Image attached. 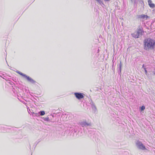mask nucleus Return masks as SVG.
<instances>
[{
	"label": "nucleus",
	"mask_w": 155,
	"mask_h": 155,
	"mask_svg": "<svg viewBox=\"0 0 155 155\" xmlns=\"http://www.w3.org/2000/svg\"><path fill=\"white\" fill-rule=\"evenodd\" d=\"M74 132H75V133L77 132L76 131V130H74Z\"/></svg>",
	"instance_id": "19"
},
{
	"label": "nucleus",
	"mask_w": 155,
	"mask_h": 155,
	"mask_svg": "<svg viewBox=\"0 0 155 155\" xmlns=\"http://www.w3.org/2000/svg\"><path fill=\"white\" fill-rule=\"evenodd\" d=\"M152 2L151 0H148V5L151 8H153L155 7V5L153 3H152Z\"/></svg>",
	"instance_id": "9"
},
{
	"label": "nucleus",
	"mask_w": 155,
	"mask_h": 155,
	"mask_svg": "<svg viewBox=\"0 0 155 155\" xmlns=\"http://www.w3.org/2000/svg\"><path fill=\"white\" fill-rule=\"evenodd\" d=\"M136 145L137 147L139 149L142 150H145L146 148H145V146L141 142L137 141L136 143Z\"/></svg>",
	"instance_id": "3"
},
{
	"label": "nucleus",
	"mask_w": 155,
	"mask_h": 155,
	"mask_svg": "<svg viewBox=\"0 0 155 155\" xmlns=\"http://www.w3.org/2000/svg\"><path fill=\"white\" fill-rule=\"evenodd\" d=\"M145 107L143 105L141 107V111L145 109Z\"/></svg>",
	"instance_id": "16"
},
{
	"label": "nucleus",
	"mask_w": 155,
	"mask_h": 155,
	"mask_svg": "<svg viewBox=\"0 0 155 155\" xmlns=\"http://www.w3.org/2000/svg\"><path fill=\"white\" fill-rule=\"evenodd\" d=\"M138 18H140L142 19H146L148 17V16L145 15H139L138 16Z\"/></svg>",
	"instance_id": "8"
},
{
	"label": "nucleus",
	"mask_w": 155,
	"mask_h": 155,
	"mask_svg": "<svg viewBox=\"0 0 155 155\" xmlns=\"http://www.w3.org/2000/svg\"><path fill=\"white\" fill-rule=\"evenodd\" d=\"M45 112L44 111H40L38 114H39L41 116H43L45 115Z\"/></svg>",
	"instance_id": "11"
},
{
	"label": "nucleus",
	"mask_w": 155,
	"mask_h": 155,
	"mask_svg": "<svg viewBox=\"0 0 155 155\" xmlns=\"http://www.w3.org/2000/svg\"><path fill=\"white\" fill-rule=\"evenodd\" d=\"M79 124L82 127H87L91 126V123L87 122L86 120L81 121L79 122Z\"/></svg>",
	"instance_id": "2"
},
{
	"label": "nucleus",
	"mask_w": 155,
	"mask_h": 155,
	"mask_svg": "<svg viewBox=\"0 0 155 155\" xmlns=\"http://www.w3.org/2000/svg\"><path fill=\"white\" fill-rule=\"evenodd\" d=\"M144 69L146 74H147V71L146 68H144Z\"/></svg>",
	"instance_id": "17"
},
{
	"label": "nucleus",
	"mask_w": 155,
	"mask_h": 155,
	"mask_svg": "<svg viewBox=\"0 0 155 155\" xmlns=\"http://www.w3.org/2000/svg\"><path fill=\"white\" fill-rule=\"evenodd\" d=\"M74 95L75 97L78 99H80L84 97L83 94L81 93H74Z\"/></svg>",
	"instance_id": "4"
},
{
	"label": "nucleus",
	"mask_w": 155,
	"mask_h": 155,
	"mask_svg": "<svg viewBox=\"0 0 155 155\" xmlns=\"http://www.w3.org/2000/svg\"><path fill=\"white\" fill-rule=\"evenodd\" d=\"M16 72L18 73L19 74H20V75H21V76L24 77H25V76L26 75L25 74H24L19 71H16Z\"/></svg>",
	"instance_id": "13"
},
{
	"label": "nucleus",
	"mask_w": 155,
	"mask_h": 155,
	"mask_svg": "<svg viewBox=\"0 0 155 155\" xmlns=\"http://www.w3.org/2000/svg\"><path fill=\"white\" fill-rule=\"evenodd\" d=\"M90 104L91 105V107L92 110L95 111L96 110H97L96 107L93 102L91 101L90 102Z\"/></svg>",
	"instance_id": "7"
},
{
	"label": "nucleus",
	"mask_w": 155,
	"mask_h": 155,
	"mask_svg": "<svg viewBox=\"0 0 155 155\" xmlns=\"http://www.w3.org/2000/svg\"><path fill=\"white\" fill-rule=\"evenodd\" d=\"M95 1H97L98 2L101 6L102 5H104V4H103V2L101 1V0H95Z\"/></svg>",
	"instance_id": "14"
},
{
	"label": "nucleus",
	"mask_w": 155,
	"mask_h": 155,
	"mask_svg": "<svg viewBox=\"0 0 155 155\" xmlns=\"http://www.w3.org/2000/svg\"><path fill=\"white\" fill-rule=\"evenodd\" d=\"M43 119L45 121H49V117H43Z\"/></svg>",
	"instance_id": "15"
},
{
	"label": "nucleus",
	"mask_w": 155,
	"mask_h": 155,
	"mask_svg": "<svg viewBox=\"0 0 155 155\" xmlns=\"http://www.w3.org/2000/svg\"><path fill=\"white\" fill-rule=\"evenodd\" d=\"M25 78H26L28 81L32 84H35L36 82V81L31 78L27 75L25 76Z\"/></svg>",
	"instance_id": "5"
},
{
	"label": "nucleus",
	"mask_w": 155,
	"mask_h": 155,
	"mask_svg": "<svg viewBox=\"0 0 155 155\" xmlns=\"http://www.w3.org/2000/svg\"><path fill=\"white\" fill-rule=\"evenodd\" d=\"M132 35L133 37L136 38H138L139 37L137 32H135L132 34Z\"/></svg>",
	"instance_id": "10"
},
{
	"label": "nucleus",
	"mask_w": 155,
	"mask_h": 155,
	"mask_svg": "<svg viewBox=\"0 0 155 155\" xmlns=\"http://www.w3.org/2000/svg\"><path fill=\"white\" fill-rule=\"evenodd\" d=\"M139 37L141 36L142 35V33L143 32V30L142 29L139 28L138 29L137 31H136Z\"/></svg>",
	"instance_id": "6"
},
{
	"label": "nucleus",
	"mask_w": 155,
	"mask_h": 155,
	"mask_svg": "<svg viewBox=\"0 0 155 155\" xmlns=\"http://www.w3.org/2000/svg\"><path fill=\"white\" fill-rule=\"evenodd\" d=\"M119 67L118 68V72H119V73H120L121 72V61H120V64H119Z\"/></svg>",
	"instance_id": "12"
},
{
	"label": "nucleus",
	"mask_w": 155,
	"mask_h": 155,
	"mask_svg": "<svg viewBox=\"0 0 155 155\" xmlns=\"http://www.w3.org/2000/svg\"><path fill=\"white\" fill-rule=\"evenodd\" d=\"M144 49L146 50L151 49L154 48L155 41L153 39L150 38H146L144 40Z\"/></svg>",
	"instance_id": "1"
},
{
	"label": "nucleus",
	"mask_w": 155,
	"mask_h": 155,
	"mask_svg": "<svg viewBox=\"0 0 155 155\" xmlns=\"http://www.w3.org/2000/svg\"><path fill=\"white\" fill-rule=\"evenodd\" d=\"M142 68H145L144 67V64H143V65Z\"/></svg>",
	"instance_id": "18"
}]
</instances>
